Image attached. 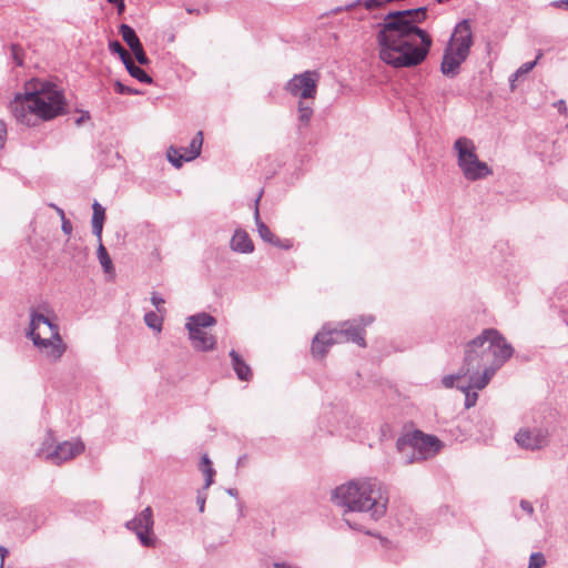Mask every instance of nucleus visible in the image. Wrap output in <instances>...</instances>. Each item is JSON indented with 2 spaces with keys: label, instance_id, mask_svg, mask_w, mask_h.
I'll return each instance as SVG.
<instances>
[{
  "label": "nucleus",
  "instance_id": "f257e3e1",
  "mask_svg": "<svg viewBox=\"0 0 568 568\" xmlns=\"http://www.w3.org/2000/svg\"><path fill=\"white\" fill-rule=\"evenodd\" d=\"M425 7L388 12L377 24L376 42L383 62L394 68H413L427 58L432 37L418 27L426 20Z\"/></svg>",
  "mask_w": 568,
  "mask_h": 568
},
{
  "label": "nucleus",
  "instance_id": "f03ea898",
  "mask_svg": "<svg viewBox=\"0 0 568 568\" xmlns=\"http://www.w3.org/2000/svg\"><path fill=\"white\" fill-rule=\"evenodd\" d=\"M513 352L511 345L495 328L484 329L466 344L463 374H468V383L457 384L465 394L466 408L475 406L478 399V394L471 389H484Z\"/></svg>",
  "mask_w": 568,
  "mask_h": 568
},
{
  "label": "nucleus",
  "instance_id": "7ed1b4c3",
  "mask_svg": "<svg viewBox=\"0 0 568 568\" xmlns=\"http://www.w3.org/2000/svg\"><path fill=\"white\" fill-rule=\"evenodd\" d=\"M10 110L18 122L33 126L37 120L50 121L67 112L63 91L54 83L33 79L26 84V92L17 94Z\"/></svg>",
  "mask_w": 568,
  "mask_h": 568
},
{
  "label": "nucleus",
  "instance_id": "20e7f679",
  "mask_svg": "<svg viewBox=\"0 0 568 568\" xmlns=\"http://www.w3.org/2000/svg\"><path fill=\"white\" fill-rule=\"evenodd\" d=\"M332 500L351 511L367 513L378 520L387 510L388 494L385 486L375 478H363L342 484L332 491Z\"/></svg>",
  "mask_w": 568,
  "mask_h": 568
},
{
  "label": "nucleus",
  "instance_id": "39448f33",
  "mask_svg": "<svg viewBox=\"0 0 568 568\" xmlns=\"http://www.w3.org/2000/svg\"><path fill=\"white\" fill-rule=\"evenodd\" d=\"M373 322L374 317L367 315L362 316L359 320L343 322L336 327L325 325L313 338L312 354L315 357H323L327 353L328 347L345 342H353L361 347H365L364 327Z\"/></svg>",
  "mask_w": 568,
  "mask_h": 568
},
{
  "label": "nucleus",
  "instance_id": "423d86ee",
  "mask_svg": "<svg viewBox=\"0 0 568 568\" xmlns=\"http://www.w3.org/2000/svg\"><path fill=\"white\" fill-rule=\"evenodd\" d=\"M473 45V32L468 20L460 21L450 37L444 51L442 72L447 77H455L460 64L467 59Z\"/></svg>",
  "mask_w": 568,
  "mask_h": 568
},
{
  "label": "nucleus",
  "instance_id": "0eeeda50",
  "mask_svg": "<svg viewBox=\"0 0 568 568\" xmlns=\"http://www.w3.org/2000/svg\"><path fill=\"white\" fill-rule=\"evenodd\" d=\"M453 149L457 156V165L466 180L478 181L493 174L487 163L478 159L473 140L460 136L454 142Z\"/></svg>",
  "mask_w": 568,
  "mask_h": 568
},
{
  "label": "nucleus",
  "instance_id": "6e6552de",
  "mask_svg": "<svg viewBox=\"0 0 568 568\" xmlns=\"http://www.w3.org/2000/svg\"><path fill=\"white\" fill-rule=\"evenodd\" d=\"M442 447L440 440L433 435L415 430L397 440V448L403 454L405 464L425 460L434 456Z\"/></svg>",
  "mask_w": 568,
  "mask_h": 568
},
{
  "label": "nucleus",
  "instance_id": "1a4fd4ad",
  "mask_svg": "<svg viewBox=\"0 0 568 568\" xmlns=\"http://www.w3.org/2000/svg\"><path fill=\"white\" fill-rule=\"evenodd\" d=\"M216 324V320L207 313H199L187 317L185 327L194 349L209 352L214 349L216 338L206 332L207 327Z\"/></svg>",
  "mask_w": 568,
  "mask_h": 568
},
{
  "label": "nucleus",
  "instance_id": "9d476101",
  "mask_svg": "<svg viewBox=\"0 0 568 568\" xmlns=\"http://www.w3.org/2000/svg\"><path fill=\"white\" fill-rule=\"evenodd\" d=\"M320 78L317 71H304L291 78L286 82L284 90L298 101H314L317 94Z\"/></svg>",
  "mask_w": 568,
  "mask_h": 568
},
{
  "label": "nucleus",
  "instance_id": "9b49d317",
  "mask_svg": "<svg viewBox=\"0 0 568 568\" xmlns=\"http://www.w3.org/2000/svg\"><path fill=\"white\" fill-rule=\"evenodd\" d=\"M45 443L39 449L38 455L43 457L47 462L53 465H61L62 463L73 459L75 456L84 452V444L81 439L65 440L58 444L53 449H45Z\"/></svg>",
  "mask_w": 568,
  "mask_h": 568
},
{
  "label": "nucleus",
  "instance_id": "f8f14e48",
  "mask_svg": "<svg viewBox=\"0 0 568 568\" xmlns=\"http://www.w3.org/2000/svg\"><path fill=\"white\" fill-rule=\"evenodd\" d=\"M514 439L521 449L537 452L548 446L549 432L539 426H525L518 429Z\"/></svg>",
  "mask_w": 568,
  "mask_h": 568
},
{
  "label": "nucleus",
  "instance_id": "ddd939ff",
  "mask_svg": "<svg viewBox=\"0 0 568 568\" xmlns=\"http://www.w3.org/2000/svg\"><path fill=\"white\" fill-rule=\"evenodd\" d=\"M31 341L39 353L50 363L59 362L67 351V344L63 342L60 333H54V336H48V338H40L38 336V339Z\"/></svg>",
  "mask_w": 568,
  "mask_h": 568
},
{
  "label": "nucleus",
  "instance_id": "4468645a",
  "mask_svg": "<svg viewBox=\"0 0 568 568\" xmlns=\"http://www.w3.org/2000/svg\"><path fill=\"white\" fill-rule=\"evenodd\" d=\"M202 144V132H197L196 135L191 140L190 145L187 148L171 146L168 150V160L175 168H181L184 162L192 161L201 154Z\"/></svg>",
  "mask_w": 568,
  "mask_h": 568
},
{
  "label": "nucleus",
  "instance_id": "2eb2a0df",
  "mask_svg": "<svg viewBox=\"0 0 568 568\" xmlns=\"http://www.w3.org/2000/svg\"><path fill=\"white\" fill-rule=\"evenodd\" d=\"M54 333H60L58 324L53 323L52 320L44 314L32 310L27 336L30 339H38V336L40 338H48V336H54Z\"/></svg>",
  "mask_w": 568,
  "mask_h": 568
},
{
  "label": "nucleus",
  "instance_id": "dca6fc26",
  "mask_svg": "<svg viewBox=\"0 0 568 568\" xmlns=\"http://www.w3.org/2000/svg\"><path fill=\"white\" fill-rule=\"evenodd\" d=\"M230 246L232 251L248 254L254 251V244L248 235V233L242 229H237L230 242Z\"/></svg>",
  "mask_w": 568,
  "mask_h": 568
},
{
  "label": "nucleus",
  "instance_id": "f3484780",
  "mask_svg": "<svg viewBox=\"0 0 568 568\" xmlns=\"http://www.w3.org/2000/svg\"><path fill=\"white\" fill-rule=\"evenodd\" d=\"M262 194L257 196L255 200V210H254V221L256 225V231L260 237L274 246H281L280 240L271 232L268 226L261 220L258 212V202L261 200Z\"/></svg>",
  "mask_w": 568,
  "mask_h": 568
},
{
  "label": "nucleus",
  "instance_id": "a211bd4d",
  "mask_svg": "<svg viewBox=\"0 0 568 568\" xmlns=\"http://www.w3.org/2000/svg\"><path fill=\"white\" fill-rule=\"evenodd\" d=\"M120 34L133 51L136 61L142 64V47L135 31L123 23L120 26Z\"/></svg>",
  "mask_w": 568,
  "mask_h": 568
},
{
  "label": "nucleus",
  "instance_id": "6ab92c4d",
  "mask_svg": "<svg viewBox=\"0 0 568 568\" xmlns=\"http://www.w3.org/2000/svg\"><path fill=\"white\" fill-rule=\"evenodd\" d=\"M296 111L298 130L307 128L314 114V101H297Z\"/></svg>",
  "mask_w": 568,
  "mask_h": 568
},
{
  "label": "nucleus",
  "instance_id": "aec40b11",
  "mask_svg": "<svg viewBox=\"0 0 568 568\" xmlns=\"http://www.w3.org/2000/svg\"><path fill=\"white\" fill-rule=\"evenodd\" d=\"M92 233L94 236H97L98 242H101L102 240V231L105 220V210L104 207L97 201L92 204Z\"/></svg>",
  "mask_w": 568,
  "mask_h": 568
},
{
  "label": "nucleus",
  "instance_id": "412c9836",
  "mask_svg": "<svg viewBox=\"0 0 568 568\" xmlns=\"http://www.w3.org/2000/svg\"><path fill=\"white\" fill-rule=\"evenodd\" d=\"M230 356L232 359V367L236 373L237 378L241 381H250L252 377L251 367L235 351H231Z\"/></svg>",
  "mask_w": 568,
  "mask_h": 568
},
{
  "label": "nucleus",
  "instance_id": "4be33fe9",
  "mask_svg": "<svg viewBox=\"0 0 568 568\" xmlns=\"http://www.w3.org/2000/svg\"><path fill=\"white\" fill-rule=\"evenodd\" d=\"M98 243H99L98 250H97L98 260L103 268V272L110 278H112L114 276V266H113L112 260H111L105 246L103 245L102 241L98 242Z\"/></svg>",
  "mask_w": 568,
  "mask_h": 568
},
{
  "label": "nucleus",
  "instance_id": "5701e85b",
  "mask_svg": "<svg viewBox=\"0 0 568 568\" xmlns=\"http://www.w3.org/2000/svg\"><path fill=\"white\" fill-rule=\"evenodd\" d=\"M151 508H144V547H156L158 539L151 530L152 520H151Z\"/></svg>",
  "mask_w": 568,
  "mask_h": 568
},
{
  "label": "nucleus",
  "instance_id": "b1692460",
  "mask_svg": "<svg viewBox=\"0 0 568 568\" xmlns=\"http://www.w3.org/2000/svg\"><path fill=\"white\" fill-rule=\"evenodd\" d=\"M164 315L165 314H161L158 311L149 312L144 314V323L156 333H160L162 331Z\"/></svg>",
  "mask_w": 568,
  "mask_h": 568
},
{
  "label": "nucleus",
  "instance_id": "393cba45",
  "mask_svg": "<svg viewBox=\"0 0 568 568\" xmlns=\"http://www.w3.org/2000/svg\"><path fill=\"white\" fill-rule=\"evenodd\" d=\"M390 0H357L352 2L345 7L346 10H352L356 6L363 4L367 10H375L383 8L386 3H389Z\"/></svg>",
  "mask_w": 568,
  "mask_h": 568
},
{
  "label": "nucleus",
  "instance_id": "a878e982",
  "mask_svg": "<svg viewBox=\"0 0 568 568\" xmlns=\"http://www.w3.org/2000/svg\"><path fill=\"white\" fill-rule=\"evenodd\" d=\"M464 371V364L459 368V371L456 374L446 375L442 378V384L445 388H452L454 386L457 387V384L462 383V379L467 377L468 374H463Z\"/></svg>",
  "mask_w": 568,
  "mask_h": 568
},
{
  "label": "nucleus",
  "instance_id": "bb28decb",
  "mask_svg": "<svg viewBox=\"0 0 568 568\" xmlns=\"http://www.w3.org/2000/svg\"><path fill=\"white\" fill-rule=\"evenodd\" d=\"M536 63H537V60L529 61V62H526L523 65H520L518 68V70L510 77L511 87L514 88L515 81H517L520 77L530 72L535 68Z\"/></svg>",
  "mask_w": 568,
  "mask_h": 568
},
{
  "label": "nucleus",
  "instance_id": "cd10ccee",
  "mask_svg": "<svg viewBox=\"0 0 568 568\" xmlns=\"http://www.w3.org/2000/svg\"><path fill=\"white\" fill-rule=\"evenodd\" d=\"M122 62L130 75L142 82V69L134 63L132 57L130 55L129 59H125Z\"/></svg>",
  "mask_w": 568,
  "mask_h": 568
},
{
  "label": "nucleus",
  "instance_id": "c85d7f7f",
  "mask_svg": "<svg viewBox=\"0 0 568 568\" xmlns=\"http://www.w3.org/2000/svg\"><path fill=\"white\" fill-rule=\"evenodd\" d=\"M122 62L130 75L142 82V69L134 63L132 57L130 55L129 59H125Z\"/></svg>",
  "mask_w": 568,
  "mask_h": 568
},
{
  "label": "nucleus",
  "instance_id": "c756f323",
  "mask_svg": "<svg viewBox=\"0 0 568 568\" xmlns=\"http://www.w3.org/2000/svg\"><path fill=\"white\" fill-rule=\"evenodd\" d=\"M125 527L134 531L138 539L142 544V519L140 516H136L132 520L126 521Z\"/></svg>",
  "mask_w": 568,
  "mask_h": 568
},
{
  "label": "nucleus",
  "instance_id": "7c9ffc66",
  "mask_svg": "<svg viewBox=\"0 0 568 568\" xmlns=\"http://www.w3.org/2000/svg\"><path fill=\"white\" fill-rule=\"evenodd\" d=\"M109 50L112 52V53H116L119 54L121 61H124L125 59H129V57L131 55L123 47L122 44L114 40V41H110L109 42Z\"/></svg>",
  "mask_w": 568,
  "mask_h": 568
},
{
  "label": "nucleus",
  "instance_id": "2f4dec72",
  "mask_svg": "<svg viewBox=\"0 0 568 568\" xmlns=\"http://www.w3.org/2000/svg\"><path fill=\"white\" fill-rule=\"evenodd\" d=\"M546 564L545 557L540 552L530 555L528 568H542Z\"/></svg>",
  "mask_w": 568,
  "mask_h": 568
},
{
  "label": "nucleus",
  "instance_id": "473e14b6",
  "mask_svg": "<svg viewBox=\"0 0 568 568\" xmlns=\"http://www.w3.org/2000/svg\"><path fill=\"white\" fill-rule=\"evenodd\" d=\"M114 85H115V90H116V92H118V93H120V94H140V91H139V90H136V89H132V88H130V87H128V85H124V84H123L122 82H120V81H116V82L114 83Z\"/></svg>",
  "mask_w": 568,
  "mask_h": 568
},
{
  "label": "nucleus",
  "instance_id": "72a5a7b5",
  "mask_svg": "<svg viewBox=\"0 0 568 568\" xmlns=\"http://www.w3.org/2000/svg\"><path fill=\"white\" fill-rule=\"evenodd\" d=\"M151 302L155 306V308L159 313H161V314L166 313L165 307H164L165 302L162 297L158 296L156 294H153L151 297Z\"/></svg>",
  "mask_w": 568,
  "mask_h": 568
},
{
  "label": "nucleus",
  "instance_id": "f704fd0d",
  "mask_svg": "<svg viewBox=\"0 0 568 568\" xmlns=\"http://www.w3.org/2000/svg\"><path fill=\"white\" fill-rule=\"evenodd\" d=\"M22 50L18 45L11 47V54L17 65H22V57H21Z\"/></svg>",
  "mask_w": 568,
  "mask_h": 568
},
{
  "label": "nucleus",
  "instance_id": "c9c22d12",
  "mask_svg": "<svg viewBox=\"0 0 568 568\" xmlns=\"http://www.w3.org/2000/svg\"><path fill=\"white\" fill-rule=\"evenodd\" d=\"M13 510L12 507L6 503H0V517H12Z\"/></svg>",
  "mask_w": 568,
  "mask_h": 568
},
{
  "label": "nucleus",
  "instance_id": "e433bc0d",
  "mask_svg": "<svg viewBox=\"0 0 568 568\" xmlns=\"http://www.w3.org/2000/svg\"><path fill=\"white\" fill-rule=\"evenodd\" d=\"M7 141V125L0 120V150L4 146Z\"/></svg>",
  "mask_w": 568,
  "mask_h": 568
},
{
  "label": "nucleus",
  "instance_id": "4c0bfd02",
  "mask_svg": "<svg viewBox=\"0 0 568 568\" xmlns=\"http://www.w3.org/2000/svg\"><path fill=\"white\" fill-rule=\"evenodd\" d=\"M205 501H206V494L204 491H199L196 496V503L199 505V510L201 513L204 511L205 508Z\"/></svg>",
  "mask_w": 568,
  "mask_h": 568
},
{
  "label": "nucleus",
  "instance_id": "58836bf2",
  "mask_svg": "<svg viewBox=\"0 0 568 568\" xmlns=\"http://www.w3.org/2000/svg\"><path fill=\"white\" fill-rule=\"evenodd\" d=\"M62 220V225H61V229L62 231L67 234V235H70L72 233V225H71V222L69 220H67L65 217L64 219H61Z\"/></svg>",
  "mask_w": 568,
  "mask_h": 568
},
{
  "label": "nucleus",
  "instance_id": "ea45409f",
  "mask_svg": "<svg viewBox=\"0 0 568 568\" xmlns=\"http://www.w3.org/2000/svg\"><path fill=\"white\" fill-rule=\"evenodd\" d=\"M520 507H521V509H523L524 511H526L528 515H532V513H534V507H532V505H531L529 501H527V500H521V501H520Z\"/></svg>",
  "mask_w": 568,
  "mask_h": 568
},
{
  "label": "nucleus",
  "instance_id": "a19ab883",
  "mask_svg": "<svg viewBox=\"0 0 568 568\" xmlns=\"http://www.w3.org/2000/svg\"><path fill=\"white\" fill-rule=\"evenodd\" d=\"M550 4L555 8H564L568 10V0H555Z\"/></svg>",
  "mask_w": 568,
  "mask_h": 568
},
{
  "label": "nucleus",
  "instance_id": "79ce46f5",
  "mask_svg": "<svg viewBox=\"0 0 568 568\" xmlns=\"http://www.w3.org/2000/svg\"><path fill=\"white\" fill-rule=\"evenodd\" d=\"M274 568H300L298 566H294L284 561H276L273 564Z\"/></svg>",
  "mask_w": 568,
  "mask_h": 568
},
{
  "label": "nucleus",
  "instance_id": "37998d69",
  "mask_svg": "<svg viewBox=\"0 0 568 568\" xmlns=\"http://www.w3.org/2000/svg\"><path fill=\"white\" fill-rule=\"evenodd\" d=\"M202 467H212V463L207 455H203L201 458L200 468L202 469Z\"/></svg>",
  "mask_w": 568,
  "mask_h": 568
},
{
  "label": "nucleus",
  "instance_id": "c03bdc74",
  "mask_svg": "<svg viewBox=\"0 0 568 568\" xmlns=\"http://www.w3.org/2000/svg\"><path fill=\"white\" fill-rule=\"evenodd\" d=\"M202 473L204 474L205 477H214L215 475V470L213 469V467H202Z\"/></svg>",
  "mask_w": 568,
  "mask_h": 568
},
{
  "label": "nucleus",
  "instance_id": "a18cd8bd",
  "mask_svg": "<svg viewBox=\"0 0 568 568\" xmlns=\"http://www.w3.org/2000/svg\"><path fill=\"white\" fill-rule=\"evenodd\" d=\"M110 3L118 6V10L121 13L124 10V1L123 0H108Z\"/></svg>",
  "mask_w": 568,
  "mask_h": 568
},
{
  "label": "nucleus",
  "instance_id": "49530a36",
  "mask_svg": "<svg viewBox=\"0 0 568 568\" xmlns=\"http://www.w3.org/2000/svg\"><path fill=\"white\" fill-rule=\"evenodd\" d=\"M345 523L347 524V526L352 529H356V530H363L362 529V526L357 525V524H354L352 523L348 518H344Z\"/></svg>",
  "mask_w": 568,
  "mask_h": 568
},
{
  "label": "nucleus",
  "instance_id": "de8ad7c7",
  "mask_svg": "<svg viewBox=\"0 0 568 568\" xmlns=\"http://www.w3.org/2000/svg\"><path fill=\"white\" fill-rule=\"evenodd\" d=\"M90 119L89 112H83L82 115L75 121L78 125Z\"/></svg>",
  "mask_w": 568,
  "mask_h": 568
},
{
  "label": "nucleus",
  "instance_id": "09e8293b",
  "mask_svg": "<svg viewBox=\"0 0 568 568\" xmlns=\"http://www.w3.org/2000/svg\"><path fill=\"white\" fill-rule=\"evenodd\" d=\"M213 484V477H205L203 490H206Z\"/></svg>",
  "mask_w": 568,
  "mask_h": 568
},
{
  "label": "nucleus",
  "instance_id": "8fccbe9b",
  "mask_svg": "<svg viewBox=\"0 0 568 568\" xmlns=\"http://www.w3.org/2000/svg\"><path fill=\"white\" fill-rule=\"evenodd\" d=\"M151 83H152V78L144 72V84H151Z\"/></svg>",
  "mask_w": 568,
  "mask_h": 568
},
{
  "label": "nucleus",
  "instance_id": "3c124183",
  "mask_svg": "<svg viewBox=\"0 0 568 568\" xmlns=\"http://www.w3.org/2000/svg\"><path fill=\"white\" fill-rule=\"evenodd\" d=\"M7 554H8V550L4 547H0V555H1L2 559L4 558V556Z\"/></svg>",
  "mask_w": 568,
  "mask_h": 568
},
{
  "label": "nucleus",
  "instance_id": "603ef678",
  "mask_svg": "<svg viewBox=\"0 0 568 568\" xmlns=\"http://www.w3.org/2000/svg\"><path fill=\"white\" fill-rule=\"evenodd\" d=\"M57 212H58V214L60 215L61 219L65 217L63 210L57 207Z\"/></svg>",
  "mask_w": 568,
  "mask_h": 568
},
{
  "label": "nucleus",
  "instance_id": "864d4df0",
  "mask_svg": "<svg viewBox=\"0 0 568 568\" xmlns=\"http://www.w3.org/2000/svg\"><path fill=\"white\" fill-rule=\"evenodd\" d=\"M227 493L231 495V496H236V490L235 489H229Z\"/></svg>",
  "mask_w": 568,
  "mask_h": 568
},
{
  "label": "nucleus",
  "instance_id": "5fc2aeb1",
  "mask_svg": "<svg viewBox=\"0 0 568 568\" xmlns=\"http://www.w3.org/2000/svg\"><path fill=\"white\" fill-rule=\"evenodd\" d=\"M143 62H144V64L148 62V59L145 55H144Z\"/></svg>",
  "mask_w": 568,
  "mask_h": 568
}]
</instances>
